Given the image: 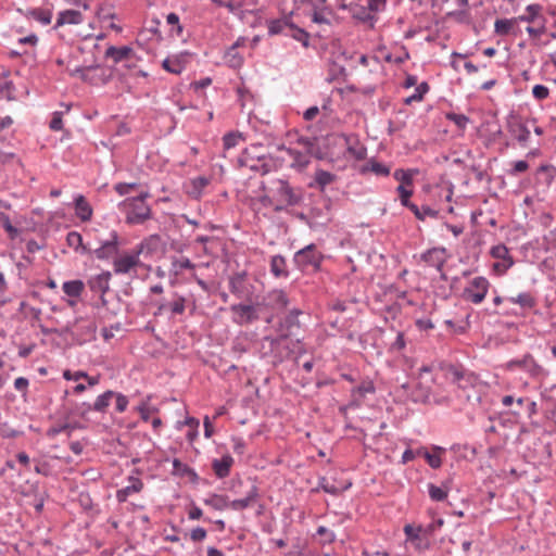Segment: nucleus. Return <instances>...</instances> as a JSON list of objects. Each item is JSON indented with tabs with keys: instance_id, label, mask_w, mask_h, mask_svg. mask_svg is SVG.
Returning a JSON list of instances; mask_svg holds the SVG:
<instances>
[{
	"instance_id": "f257e3e1",
	"label": "nucleus",
	"mask_w": 556,
	"mask_h": 556,
	"mask_svg": "<svg viewBox=\"0 0 556 556\" xmlns=\"http://www.w3.org/2000/svg\"><path fill=\"white\" fill-rule=\"evenodd\" d=\"M269 192L274 194V212L287 211L288 207L299 206L304 201V189L300 186H292L287 179H274Z\"/></svg>"
},
{
	"instance_id": "f03ea898",
	"label": "nucleus",
	"mask_w": 556,
	"mask_h": 556,
	"mask_svg": "<svg viewBox=\"0 0 556 556\" xmlns=\"http://www.w3.org/2000/svg\"><path fill=\"white\" fill-rule=\"evenodd\" d=\"M288 339V337H283L281 333H278L277 337H263L260 342L261 357L267 359L274 366L289 359L294 354V350L291 348Z\"/></svg>"
},
{
	"instance_id": "7ed1b4c3",
	"label": "nucleus",
	"mask_w": 556,
	"mask_h": 556,
	"mask_svg": "<svg viewBox=\"0 0 556 556\" xmlns=\"http://www.w3.org/2000/svg\"><path fill=\"white\" fill-rule=\"evenodd\" d=\"M148 197V192H142L138 197L128 198L123 202L127 206L126 223L128 225H141L151 218V207L146 203Z\"/></svg>"
},
{
	"instance_id": "20e7f679",
	"label": "nucleus",
	"mask_w": 556,
	"mask_h": 556,
	"mask_svg": "<svg viewBox=\"0 0 556 556\" xmlns=\"http://www.w3.org/2000/svg\"><path fill=\"white\" fill-rule=\"evenodd\" d=\"M324 261L323 253L316 244L311 243L296 251L293 255V263L302 273H317L320 270Z\"/></svg>"
},
{
	"instance_id": "39448f33",
	"label": "nucleus",
	"mask_w": 556,
	"mask_h": 556,
	"mask_svg": "<svg viewBox=\"0 0 556 556\" xmlns=\"http://www.w3.org/2000/svg\"><path fill=\"white\" fill-rule=\"evenodd\" d=\"M529 121L523 118L511 111L506 117V129L510 138L521 148H527L530 140V128L528 125ZM531 124H535V119L530 121Z\"/></svg>"
},
{
	"instance_id": "423d86ee",
	"label": "nucleus",
	"mask_w": 556,
	"mask_h": 556,
	"mask_svg": "<svg viewBox=\"0 0 556 556\" xmlns=\"http://www.w3.org/2000/svg\"><path fill=\"white\" fill-rule=\"evenodd\" d=\"M440 368L445 372V377L460 389L475 387L478 382V376L460 364L443 363Z\"/></svg>"
},
{
	"instance_id": "0eeeda50",
	"label": "nucleus",
	"mask_w": 556,
	"mask_h": 556,
	"mask_svg": "<svg viewBox=\"0 0 556 556\" xmlns=\"http://www.w3.org/2000/svg\"><path fill=\"white\" fill-rule=\"evenodd\" d=\"M97 326L94 323L79 318L73 325L61 329L60 336L68 334L76 344H84L94 339Z\"/></svg>"
},
{
	"instance_id": "6e6552de",
	"label": "nucleus",
	"mask_w": 556,
	"mask_h": 556,
	"mask_svg": "<svg viewBox=\"0 0 556 556\" xmlns=\"http://www.w3.org/2000/svg\"><path fill=\"white\" fill-rule=\"evenodd\" d=\"M229 311L232 323L247 326L260 319L261 303H236L230 305Z\"/></svg>"
},
{
	"instance_id": "1a4fd4ad",
	"label": "nucleus",
	"mask_w": 556,
	"mask_h": 556,
	"mask_svg": "<svg viewBox=\"0 0 556 556\" xmlns=\"http://www.w3.org/2000/svg\"><path fill=\"white\" fill-rule=\"evenodd\" d=\"M490 288L489 280L478 276L469 280L468 286L463 290L462 298L470 303L480 304L484 301Z\"/></svg>"
},
{
	"instance_id": "9d476101",
	"label": "nucleus",
	"mask_w": 556,
	"mask_h": 556,
	"mask_svg": "<svg viewBox=\"0 0 556 556\" xmlns=\"http://www.w3.org/2000/svg\"><path fill=\"white\" fill-rule=\"evenodd\" d=\"M506 368L509 370L522 369L534 379L544 378L548 375V371L538 364L530 353L525 354L521 358L510 359L506 364Z\"/></svg>"
},
{
	"instance_id": "9b49d317",
	"label": "nucleus",
	"mask_w": 556,
	"mask_h": 556,
	"mask_svg": "<svg viewBox=\"0 0 556 556\" xmlns=\"http://www.w3.org/2000/svg\"><path fill=\"white\" fill-rule=\"evenodd\" d=\"M79 74L83 81L90 83L92 85L108 84L112 79V68L105 70L101 65H90L85 67H77L72 75Z\"/></svg>"
},
{
	"instance_id": "f8f14e48",
	"label": "nucleus",
	"mask_w": 556,
	"mask_h": 556,
	"mask_svg": "<svg viewBox=\"0 0 556 556\" xmlns=\"http://www.w3.org/2000/svg\"><path fill=\"white\" fill-rule=\"evenodd\" d=\"M303 314L304 312L300 308L294 307L289 309L282 317L279 318L277 332L288 338L296 336L302 327L300 316Z\"/></svg>"
},
{
	"instance_id": "ddd939ff",
	"label": "nucleus",
	"mask_w": 556,
	"mask_h": 556,
	"mask_svg": "<svg viewBox=\"0 0 556 556\" xmlns=\"http://www.w3.org/2000/svg\"><path fill=\"white\" fill-rule=\"evenodd\" d=\"M228 288L232 295L237 299H250L253 286L248 282V274L245 270L236 271L228 278Z\"/></svg>"
},
{
	"instance_id": "4468645a",
	"label": "nucleus",
	"mask_w": 556,
	"mask_h": 556,
	"mask_svg": "<svg viewBox=\"0 0 556 556\" xmlns=\"http://www.w3.org/2000/svg\"><path fill=\"white\" fill-rule=\"evenodd\" d=\"M119 252V236L117 231L112 230L108 239L100 241V247L91 251L96 258L109 261L115 258Z\"/></svg>"
},
{
	"instance_id": "2eb2a0df",
	"label": "nucleus",
	"mask_w": 556,
	"mask_h": 556,
	"mask_svg": "<svg viewBox=\"0 0 556 556\" xmlns=\"http://www.w3.org/2000/svg\"><path fill=\"white\" fill-rule=\"evenodd\" d=\"M296 143L305 149L309 161L313 157L323 161L328 156L327 147L323 144V140L318 137L300 136L296 139Z\"/></svg>"
},
{
	"instance_id": "dca6fc26",
	"label": "nucleus",
	"mask_w": 556,
	"mask_h": 556,
	"mask_svg": "<svg viewBox=\"0 0 556 556\" xmlns=\"http://www.w3.org/2000/svg\"><path fill=\"white\" fill-rule=\"evenodd\" d=\"M340 9L346 10L353 20L362 24H369L371 27L377 23L378 17L370 11L367 5L359 4L357 2L342 3Z\"/></svg>"
},
{
	"instance_id": "f3484780",
	"label": "nucleus",
	"mask_w": 556,
	"mask_h": 556,
	"mask_svg": "<svg viewBox=\"0 0 556 556\" xmlns=\"http://www.w3.org/2000/svg\"><path fill=\"white\" fill-rule=\"evenodd\" d=\"M406 542L410 543L415 552L424 554L432 547V542L417 531L415 523H406L403 528Z\"/></svg>"
},
{
	"instance_id": "a211bd4d",
	"label": "nucleus",
	"mask_w": 556,
	"mask_h": 556,
	"mask_svg": "<svg viewBox=\"0 0 556 556\" xmlns=\"http://www.w3.org/2000/svg\"><path fill=\"white\" fill-rule=\"evenodd\" d=\"M112 278L111 271H102L101 274H98L96 276H92L88 281L87 285L89 289L93 293L100 294V305H97V307H103L105 308L108 305V300L104 298L105 293L110 290V280Z\"/></svg>"
},
{
	"instance_id": "6ab92c4d",
	"label": "nucleus",
	"mask_w": 556,
	"mask_h": 556,
	"mask_svg": "<svg viewBox=\"0 0 556 556\" xmlns=\"http://www.w3.org/2000/svg\"><path fill=\"white\" fill-rule=\"evenodd\" d=\"M376 393V386L371 378L364 377L359 380V384L351 390L350 407H361L368 394Z\"/></svg>"
},
{
	"instance_id": "aec40b11",
	"label": "nucleus",
	"mask_w": 556,
	"mask_h": 556,
	"mask_svg": "<svg viewBox=\"0 0 556 556\" xmlns=\"http://www.w3.org/2000/svg\"><path fill=\"white\" fill-rule=\"evenodd\" d=\"M420 261L428 266L434 267L438 271H442L447 261V250L444 247L428 249L420 254Z\"/></svg>"
},
{
	"instance_id": "412c9836",
	"label": "nucleus",
	"mask_w": 556,
	"mask_h": 556,
	"mask_svg": "<svg viewBox=\"0 0 556 556\" xmlns=\"http://www.w3.org/2000/svg\"><path fill=\"white\" fill-rule=\"evenodd\" d=\"M518 412L514 413V416L508 414H500L498 416H490L489 421L490 425L484 428V432L501 434V428H513L517 424L516 415Z\"/></svg>"
},
{
	"instance_id": "4be33fe9",
	"label": "nucleus",
	"mask_w": 556,
	"mask_h": 556,
	"mask_svg": "<svg viewBox=\"0 0 556 556\" xmlns=\"http://www.w3.org/2000/svg\"><path fill=\"white\" fill-rule=\"evenodd\" d=\"M446 453V448L440 445H432L431 452L426 446H420L417 448V455L419 457L425 458L427 464L432 469H439L442 467L443 460L442 456Z\"/></svg>"
},
{
	"instance_id": "5701e85b",
	"label": "nucleus",
	"mask_w": 556,
	"mask_h": 556,
	"mask_svg": "<svg viewBox=\"0 0 556 556\" xmlns=\"http://www.w3.org/2000/svg\"><path fill=\"white\" fill-rule=\"evenodd\" d=\"M63 415L66 420L71 417H80L85 420H89V413L93 412L92 404L89 402L67 401V403L63 405Z\"/></svg>"
},
{
	"instance_id": "b1692460",
	"label": "nucleus",
	"mask_w": 556,
	"mask_h": 556,
	"mask_svg": "<svg viewBox=\"0 0 556 556\" xmlns=\"http://www.w3.org/2000/svg\"><path fill=\"white\" fill-rule=\"evenodd\" d=\"M338 138L346 144V152L356 161H363L367 157V148L362 144L355 135L340 134Z\"/></svg>"
},
{
	"instance_id": "393cba45",
	"label": "nucleus",
	"mask_w": 556,
	"mask_h": 556,
	"mask_svg": "<svg viewBox=\"0 0 556 556\" xmlns=\"http://www.w3.org/2000/svg\"><path fill=\"white\" fill-rule=\"evenodd\" d=\"M507 301L513 305H518L517 309L522 312L521 317H526L527 313L538 305L536 296L530 291L520 292L516 296H507Z\"/></svg>"
},
{
	"instance_id": "a878e982",
	"label": "nucleus",
	"mask_w": 556,
	"mask_h": 556,
	"mask_svg": "<svg viewBox=\"0 0 556 556\" xmlns=\"http://www.w3.org/2000/svg\"><path fill=\"white\" fill-rule=\"evenodd\" d=\"M139 254L136 249L130 254H125L119 257H115L113 261V267L115 274H128L132 268L141 265Z\"/></svg>"
},
{
	"instance_id": "bb28decb",
	"label": "nucleus",
	"mask_w": 556,
	"mask_h": 556,
	"mask_svg": "<svg viewBox=\"0 0 556 556\" xmlns=\"http://www.w3.org/2000/svg\"><path fill=\"white\" fill-rule=\"evenodd\" d=\"M135 51L130 46H109L104 52L105 60H112L113 65L132 60Z\"/></svg>"
},
{
	"instance_id": "cd10ccee",
	"label": "nucleus",
	"mask_w": 556,
	"mask_h": 556,
	"mask_svg": "<svg viewBox=\"0 0 556 556\" xmlns=\"http://www.w3.org/2000/svg\"><path fill=\"white\" fill-rule=\"evenodd\" d=\"M135 249L139 255L152 256L163 251L162 237L157 233L151 235L144 238Z\"/></svg>"
},
{
	"instance_id": "c85d7f7f",
	"label": "nucleus",
	"mask_w": 556,
	"mask_h": 556,
	"mask_svg": "<svg viewBox=\"0 0 556 556\" xmlns=\"http://www.w3.org/2000/svg\"><path fill=\"white\" fill-rule=\"evenodd\" d=\"M260 498L261 494L258 486L256 484H252L244 497L230 501V508L236 511H241L258 503Z\"/></svg>"
},
{
	"instance_id": "c756f323",
	"label": "nucleus",
	"mask_w": 556,
	"mask_h": 556,
	"mask_svg": "<svg viewBox=\"0 0 556 556\" xmlns=\"http://www.w3.org/2000/svg\"><path fill=\"white\" fill-rule=\"evenodd\" d=\"M235 459L230 454H225L220 458L212 460V470L218 479H225L230 475Z\"/></svg>"
},
{
	"instance_id": "7c9ffc66",
	"label": "nucleus",
	"mask_w": 556,
	"mask_h": 556,
	"mask_svg": "<svg viewBox=\"0 0 556 556\" xmlns=\"http://www.w3.org/2000/svg\"><path fill=\"white\" fill-rule=\"evenodd\" d=\"M278 150H283L288 153V155L292 159L291 167L296 169H304L308 166L311 163L305 149L302 148V150L286 147L285 144H281L278 147Z\"/></svg>"
},
{
	"instance_id": "2f4dec72",
	"label": "nucleus",
	"mask_w": 556,
	"mask_h": 556,
	"mask_svg": "<svg viewBox=\"0 0 556 556\" xmlns=\"http://www.w3.org/2000/svg\"><path fill=\"white\" fill-rule=\"evenodd\" d=\"M291 15H292V13H290L289 15H286L283 17H280V18L267 20L266 25H267V29H268V36H270V37L277 36V35L286 36V33H288L289 28L291 27V23H292Z\"/></svg>"
},
{
	"instance_id": "473e14b6",
	"label": "nucleus",
	"mask_w": 556,
	"mask_h": 556,
	"mask_svg": "<svg viewBox=\"0 0 556 556\" xmlns=\"http://www.w3.org/2000/svg\"><path fill=\"white\" fill-rule=\"evenodd\" d=\"M129 484L123 489L116 491V501L118 503H125L129 495L134 493H139L143 490V482L140 478L129 476L128 477Z\"/></svg>"
},
{
	"instance_id": "72a5a7b5",
	"label": "nucleus",
	"mask_w": 556,
	"mask_h": 556,
	"mask_svg": "<svg viewBox=\"0 0 556 556\" xmlns=\"http://www.w3.org/2000/svg\"><path fill=\"white\" fill-rule=\"evenodd\" d=\"M17 12L26 18H33L42 25H49L52 21V11L43 8L17 9Z\"/></svg>"
},
{
	"instance_id": "f704fd0d",
	"label": "nucleus",
	"mask_w": 556,
	"mask_h": 556,
	"mask_svg": "<svg viewBox=\"0 0 556 556\" xmlns=\"http://www.w3.org/2000/svg\"><path fill=\"white\" fill-rule=\"evenodd\" d=\"M391 167L384 163L378 162L375 157L369 159L366 164L361 166L359 174L366 175L372 173L379 177H388L390 175Z\"/></svg>"
},
{
	"instance_id": "c9c22d12",
	"label": "nucleus",
	"mask_w": 556,
	"mask_h": 556,
	"mask_svg": "<svg viewBox=\"0 0 556 556\" xmlns=\"http://www.w3.org/2000/svg\"><path fill=\"white\" fill-rule=\"evenodd\" d=\"M336 180V174L325 169H317L314 175V180L309 182V187L318 189L320 193H325L326 187Z\"/></svg>"
},
{
	"instance_id": "e433bc0d",
	"label": "nucleus",
	"mask_w": 556,
	"mask_h": 556,
	"mask_svg": "<svg viewBox=\"0 0 556 556\" xmlns=\"http://www.w3.org/2000/svg\"><path fill=\"white\" fill-rule=\"evenodd\" d=\"M431 388L421 382H417L409 393V399L414 403L431 405Z\"/></svg>"
},
{
	"instance_id": "4c0bfd02",
	"label": "nucleus",
	"mask_w": 556,
	"mask_h": 556,
	"mask_svg": "<svg viewBox=\"0 0 556 556\" xmlns=\"http://www.w3.org/2000/svg\"><path fill=\"white\" fill-rule=\"evenodd\" d=\"M268 305L276 311H283L290 304L288 294L281 289H275L267 294Z\"/></svg>"
},
{
	"instance_id": "58836bf2",
	"label": "nucleus",
	"mask_w": 556,
	"mask_h": 556,
	"mask_svg": "<svg viewBox=\"0 0 556 556\" xmlns=\"http://www.w3.org/2000/svg\"><path fill=\"white\" fill-rule=\"evenodd\" d=\"M84 22L81 12L77 10H64L59 12L54 28H59L63 25H78Z\"/></svg>"
},
{
	"instance_id": "ea45409f",
	"label": "nucleus",
	"mask_w": 556,
	"mask_h": 556,
	"mask_svg": "<svg viewBox=\"0 0 556 556\" xmlns=\"http://www.w3.org/2000/svg\"><path fill=\"white\" fill-rule=\"evenodd\" d=\"M269 267V270L275 278H289V270L285 256L280 254L271 256Z\"/></svg>"
},
{
	"instance_id": "a19ab883",
	"label": "nucleus",
	"mask_w": 556,
	"mask_h": 556,
	"mask_svg": "<svg viewBox=\"0 0 556 556\" xmlns=\"http://www.w3.org/2000/svg\"><path fill=\"white\" fill-rule=\"evenodd\" d=\"M263 147L262 143L251 144L249 148H245L239 157V163L241 166L251 165L250 161L262 162L265 161V155L260 153L258 150Z\"/></svg>"
},
{
	"instance_id": "79ce46f5",
	"label": "nucleus",
	"mask_w": 556,
	"mask_h": 556,
	"mask_svg": "<svg viewBox=\"0 0 556 556\" xmlns=\"http://www.w3.org/2000/svg\"><path fill=\"white\" fill-rule=\"evenodd\" d=\"M556 177V167L552 164H543L535 170V180L540 185L549 186Z\"/></svg>"
},
{
	"instance_id": "37998d69",
	"label": "nucleus",
	"mask_w": 556,
	"mask_h": 556,
	"mask_svg": "<svg viewBox=\"0 0 556 556\" xmlns=\"http://www.w3.org/2000/svg\"><path fill=\"white\" fill-rule=\"evenodd\" d=\"M543 7L539 3H532L526 7V14L519 15L517 22L535 23L538 21L546 22V18L541 14Z\"/></svg>"
},
{
	"instance_id": "c03bdc74",
	"label": "nucleus",
	"mask_w": 556,
	"mask_h": 556,
	"mask_svg": "<svg viewBox=\"0 0 556 556\" xmlns=\"http://www.w3.org/2000/svg\"><path fill=\"white\" fill-rule=\"evenodd\" d=\"M75 213L83 222H89L92 217V207L83 194H78L75 200Z\"/></svg>"
},
{
	"instance_id": "a18cd8bd",
	"label": "nucleus",
	"mask_w": 556,
	"mask_h": 556,
	"mask_svg": "<svg viewBox=\"0 0 556 556\" xmlns=\"http://www.w3.org/2000/svg\"><path fill=\"white\" fill-rule=\"evenodd\" d=\"M186 54L175 55L173 58H166L162 62V67L168 73L179 75L186 67Z\"/></svg>"
},
{
	"instance_id": "49530a36",
	"label": "nucleus",
	"mask_w": 556,
	"mask_h": 556,
	"mask_svg": "<svg viewBox=\"0 0 556 556\" xmlns=\"http://www.w3.org/2000/svg\"><path fill=\"white\" fill-rule=\"evenodd\" d=\"M444 519L441 517L433 518L429 523H415L417 531L422 533L424 536L429 539L431 542L435 535V533L443 527Z\"/></svg>"
},
{
	"instance_id": "de8ad7c7",
	"label": "nucleus",
	"mask_w": 556,
	"mask_h": 556,
	"mask_svg": "<svg viewBox=\"0 0 556 556\" xmlns=\"http://www.w3.org/2000/svg\"><path fill=\"white\" fill-rule=\"evenodd\" d=\"M173 475L179 477H188L192 483H197L199 481V476L194 469L178 458H174L173 460Z\"/></svg>"
},
{
	"instance_id": "09e8293b",
	"label": "nucleus",
	"mask_w": 556,
	"mask_h": 556,
	"mask_svg": "<svg viewBox=\"0 0 556 556\" xmlns=\"http://www.w3.org/2000/svg\"><path fill=\"white\" fill-rule=\"evenodd\" d=\"M396 192L399 194L401 204L404 207L408 208L414 214L415 217H419L418 205L410 201V197L413 195V189H408L407 187L404 186H397Z\"/></svg>"
},
{
	"instance_id": "8fccbe9b",
	"label": "nucleus",
	"mask_w": 556,
	"mask_h": 556,
	"mask_svg": "<svg viewBox=\"0 0 556 556\" xmlns=\"http://www.w3.org/2000/svg\"><path fill=\"white\" fill-rule=\"evenodd\" d=\"M203 503L215 510L222 511L227 508H230L229 497L225 494L213 493L208 497L204 498Z\"/></svg>"
},
{
	"instance_id": "3c124183",
	"label": "nucleus",
	"mask_w": 556,
	"mask_h": 556,
	"mask_svg": "<svg viewBox=\"0 0 556 556\" xmlns=\"http://www.w3.org/2000/svg\"><path fill=\"white\" fill-rule=\"evenodd\" d=\"M66 243L70 248L74 249L76 252L80 254H90L91 250L84 244L83 236L78 231H70L66 235Z\"/></svg>"
},
{
	"instance_id": "603ef678",
	"label": "nucleus",
	"mask_w": 556,
	"mask_h": 556,
	"mask_svg": "<svg viewBox=\"0 0 556 556\" xmlns=\"http://www.w3.org/2000/svg\"><path fill=\"white\" fill-rule=\"evenodd\" d=\"M114 395H116V392L112 390H108L100 394L92 403L93 412L105 414Z\"/></svg>"
},
{
	"instance_id": "864d4df0",
	"label": "nucleus",
	"mask_w": 556,
	"mask_h": 556,
	"mask_svg": "<svg viewBox=\"0 0 556 556\" xmlns=\"http://www.w3.org/2000/svg\"><path fill=\"white\" fill-rule=\"evenodd\" d=\"M81 428H83V426L78 421H74V422L65 421L63 424H56V425L50 427L47 431V435L49 438H54L62 432H66L67 435L70 437L71 432L73 430L81 429Z\"/></svg>"
},
{
	"instance_id": "5fc2aeb1",
	"label": "nucleus",
	"mask_w": 556,
	"mask_h": 556,
	"mask_svg": "<svg viewBox=\"0 0 556 556\" xmlns=\"http://www.w3.org/2000/svg\"><path fill=\"white\" fill-rule=\"evenodd\" d=\"M224 60L233 70L240 68L244 62L243 56L237 50V45H232L226 50Z\"/></svg>"
},
{
	"instance_id": "6e6d98bb",
	"label": "nucleus",
	"mask_w": 556,
	"mask_h": 556,
	"mask_svg": "<svg viewBox=\"0 0 556 556\" xmlns=\"http://www.w3.org/2000/svg\"><path fill=\"white\" fill-rule=\"evenodd\" d=\"M63 292L70 298H80L84 290L85 283L80 279L65 281L62 286Z\"/></svg>"
},
{
	"instance_id": "4d7b16f0",
	"label": "nucleus",
	"mask_w": 556,
	"mask_h": 556,
	"mask_svg": "<svg viewBox=\"0 0 556 556\" xmlns=\"http://www.w3.org/2000/svg\"><path fill=\"white\" fill-rule=\"evenodd\" d=\"M286 36L291 37L294 40L301 42L304 48L309 47L311 35L304 28L299 27L293 22L291 23L289 31L286 33Z\"/></svg>"
},
{
	"instance_id": "13d9d810",
	"label": "nucleus",
	"mask_w": 556,
	"mask_h": 556,
	"mask_svg": "<svg viewBox=\"0 0 556 556\" xmlns=\"http://www.w3.org/2000/svg\"><path fill=\"white\" fill-rule=\"evenodd\" d=\"M416 173L417 169L397 168L393 173V178L400 181L399 186L412 187L414 184V174Z\"/></svg>"
},
{
	"instance_id": "bf43d9fd",
	"label": "nucleus",
	"mask_w": 556,
	"mask_h": 556,
	"mask_svg": "<svg viewBox=\"0 0 556 556\" xmlns=\"http://www.w3.org/2000/svg\"><path fill=\"white\" fill-rule=\"evenodd\" d=\"M517 23V18H497L494 23V33L498 36H507Z\"/></svg>"
},
{
	"instance_id": "052dcab7",
	"label": "nucleus",
	"mask_w": 556,
	"mask_h": 556,
	"mask_svg": "<svg viewBox=\"0 0 556 556\" xmlns=\"http://www.w3.org/2000/svg\"><path fill=\"white\" fill-rule=\"evenodd\" d=\"M195 265L186 256L174 257L172 261V270L175 275L181 274L185 269H193Z\"/></svg>"
},
{
	"instance_id": "680f3d73",
	"label": "nucleus",
	"mask_w": 556,
	"mask_h": 556,
	"mask_svg": "<svg viewBox=\"0 0 556 556\" xmlns=\"http://www.w3.org/2000/svg\"><path fill=\"white\" fill-rule=\"evenodd\" d=\"M210 184L208 178L204 176H199L191 180V190L189 191V194L192 198H200L202 194L203 189Z\"/></svg>"
},
{
	"instance_id": "e2e57ef3",
	"label": "nucleus",
	"mask_w": 556,
	"mask_h": 556,
	"mask_svg": "<svg viewBox=\"0 0 556 556\" xmlns=\"http://www.w3.org/2000/svg\"><path fill=\"white\" fill-rule=\"evenodd\" d=\"M490 255L493 258H496V260L503 261V262L514 261V258L509 254L508 248L503 243L492 247L490 250Z\"/></svg>"
},
{
	"instance_id": "0e129e2a",
	"label": "nucleus",
	"mask_w": 556,
	"mask_h": 556,
	"mask_svg": "<svg viewBox=\"0 0 556 556\" xmlns=\"http://www.w3.org/2000/svg\"><path fill=\"white\" fill-rule=\"evenodd\" d=\"M429 89L430 87L427 81L420 83L416 87L415 92L404 100V103L408 105L412 104L413 102L421 101L424 99V96L429 91Z\"/></svg>"
},
{
	"instance_id": "69168bd1",
	"label": "nucleus",
	"mask_w": 556,
	"mask_h": 556,
	"mask_svg": "<svg viewBox=\"0 0 556 556\" xmlns=\"http://www.w3.org/2000/svg\"><path fill=\"white\" fill-rule=\"evenodd\" d=\"M244 137L239 131H229L223 137V146L225 150L235 148L240 141H243Z\"/></svg>"
},
{
	"instance_id": "338daca9",
	"label": "nucleus",
	"mask_w": 556,
	"mask_h": 556,
	"mask_svg": "<svg viewBox=\"0 0 556 556\" xmlns=\"http://www.w3.org/2000/svg\"><path fill=\"white\" fill-rule=\"evenodd\" d=\"M167 305V308L174 314V315H181L184 314L186 309V299L185 296L175 293L174 300L169 302Z\"/></svg>"
},
{
	"instance_id": "774afa93",
	"label": "nucleus",
	"mask_w": 556,
	"mask_h": 556,
	"mask_svg": "<svg viewBox=\"0 0 556 556\" xmlns=\"http://www.w3.org/2000/svg\"><path fill=\"white\" fill-rule=\"evenodd\" d=\"M445 118L450 122H453L459 130H465L470 118L465 114H457L454 112H447L445 114Z\"/></svg>"
}]
</instances>
